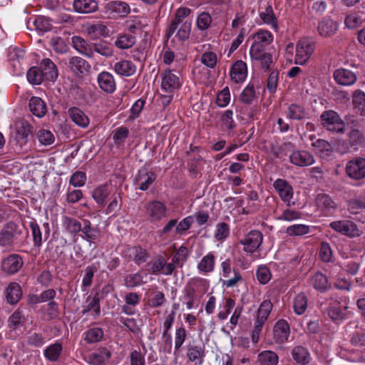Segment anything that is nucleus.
Instances as JSON below:
<instances>
[{
    "instance_id": "obj_37",
    "label": "nucleus",
    "mask_w": 365,
    "mask_h": 365,
    "mask_svg": "<svg viewBox=\"0 0 365 365\" xmlns=\"http://www.w3.org/2000/svg\"><path fill=\"white\" fill-rule=\"evenodd\" d=\"M129 257L133 259L138 265L145 262L148 258V253L146 250L140 247H133L128 249Z\"/></svg>"
},
{
    "instance_id": "obj_14",
    "label": "nucleus",
    "mask_w": 365,
    "mask_h": 365,
    "mask_svg": "<svg viewBox=\"0 0 365 365\" xmlns=\"http://www.w3.org/2000/svg\"><path fill=\"white\" fill-rule=\"evenodd\" d=\"M274 40L272 34L266 29H260L253 35V43L250 49L266 50Z\"/></svg>"
},
{
    "instance_id": "obj_16",
    "label": "nucleus",
    "mask_w": 365,
    "mask_h": 365,
    "mask_svg": "<svg viewBox=\"0 0 365 365\" xmlns=\"http://www.w3.org/2000/svg\"><path fill=\"white\" fill-rule=\"evenodd\" d=\"M250 56L252 61L257 62L265 71L270 69L274 64L272 55L265 50L250 49Z\"/></svg>"
},
{
    "instance_id": "obj_22",
    "label": "nucleus",
    "mask_w": 365,
    "mask_h": 365,
    "mask_svg": "<svg viewBox=\"0 0 365 365\" xmlns=\"http://www.w3.org/2000/svg\"><path fill=\"white\" fill-rule=\"evenodd\" d=\"M259 15L263 24L269 26L275 32L278 31L277 19L274 14L271 5L267 4L264 8L260 7L259 9Z\"/></svg>"
},
{
    "instance_id": "obj_29",
    "label": "nucleus",
    "mask_w": 365,
    "mask_h": 365,
    "mask_svg": "<svg viewBox=\"0 0 365 365\" xmlns=\"http://www.w3.org/2000/svg\"><path fill=\"white\" fill-rule=\"evenodd\" d=\"M68 113L72 121L78 126L82 128H86L88 126L90 123L88 117L78 108H71Z\"/></svg>"
},
{
    "instance_id": "obj_28",
    "label": "nucleus",
    "mask_w": 365,
    "mask_h": 365,
    "mask_svg": "<svg viewBox=\"0 0 365 365\" xmlns=\"http://www.w3.org/2000/svg\"><path fill=\"white\" fill-rule=\"evenodd\" d=\"M190 11L191 10L187 7H180L176 11L175 19L167 31L168 37H170L175 33L178 25L185 21L183 19L190 15Z\"/></svg>"
},
{
    "instance_id": "obj_48",
    "label": "nucleus",
    "mask_w": 365,
    "mask_h": 365,
    "mask_svg": "<svg viewBox=\"0 0 365 365\" xmlns=\"http://www.w3.org/2000/svg\"><path fill=\"white\" fill-rule=\"evenodd\" d=\"M91 310H93L96 316L100 315V300L98 294H96L94 297L88 296L87 297L86 305L82 311V313L86 314Z\"/></svg>"
},
{
    "instance_id": "obj_12",
    "label": "nucleus",
    "mask_w": 365,
    "mask_h": 365,
    "mask_svg": "<svg viewBox=\"0 0 365 365\" xmlns=\"http://www.w3.org/2000/svg\"><path fill=\"white\" fill-rule=\"evenodd\" d=\"M262 240L263 236L259 231L252 230L245 235L240 242L243 245L245 252L252 253L259 247Z\"/></svg>"
},
{
    "instance_id": "obj_27",
    "label": "nucleus",
    "mask_w": 365,
    "mask_h": 365,
    "mask_svg": "<svg viewBox=\"0 0 365 365\" xmlns=\"http://www.w3.org/2000/svg\"><path fill=\"white\" fill-rule=\"evenodd\" d=\"M38 68L41 72H42V74H43L44 79L53 81L57 78L58 70L56 65L51 59H43Z\"/></svg>"
},
{
    "instance_id": "obj_30",
    "label": "nucleus",
    "mask_w": 365,
    "mask_h": 365,
    "mask_svg": "<svg viewBox=\"0 0 365 365\" xmlns=\"http://www.w3.org/2000/svg\"><path fill=\"white\" fill-rule=\"evenodd\" d=\"M140 295L135 292L128 293L125 297V304L122 307V312L128 315L135 313V307L140 302Z\"/></svg>"
},
{
    "instance_id": "obj_47",
    "label": "nucleus",
    "mask_w": 365,
    "mask_h": 365,
    "mask_svg": "<svg viewBox=\"0 0 365 365\" xmlns=\"http://www.w3.org/2000/svg\"><path fill=\"white\" fill-rule=\"evenodd\" d=\"M306 111L304 108L298 104L292 103L287 109V116L292 120H302L306 117Z\"/></svg>"
},
{
    "instance_id": "obj_11",
    "label": "nucleus",
    "mask_w": 365,
    "mask_h": 365,
    "mask_svg": "<svg viewBox=\"0 0 365 365\" xmlns=\"http://www.w3.org/2000/svg\"><path fill=\"white\" fill-rule=\"evenodd\" d=\"M273 187L286 205L291 206V200L294 195L291 185L285 180L279 178L274 182Z\"/></svg>"
},
{
    "instance_id": "obj_64",
    "label": "nucleus",
    "mask_w": 365,
    "mask_h": 365,
    "mask_svg": "<svg viewBox=\"0 0 365 365\" xmlns=\"http://www.w3.org/2000/svg\"><path fill=\"white\" fill-rule=\"evenodd\" d=\"M255 98V91L253 85L248 84L242 91L240 99L245 104H251Z\"/></svg>"
},
{
    "instance_id": "obj_54",
    "label": "nucleus",
    "mask_w": 365,
    "mask_h": 365,
    "mask_svg": "<svg viewBox=\"0 0 365 365\" xmlns=\"http://www.w3.org/2000/svg\"><path fill=\"white\" fill-rule=\"evenodd\" d=\"M307 308V297L300 293L297 294L293 302V309L294 312L298 314H302Z\"/></svg>"
},
{
    "instance_id": "obj_6",
    "label": "nucleus",
    "mask_w": 365,
    "mask_h": 365,
    "mask_svg": "<svg viewBox=\"0 0 365 365\" xmlns=\"http://www.w3.org/2000/svg\"><path fill=\"white\" fill-rule=\"evenodd\" d=\"M186 357L188 362L202 365L205 357V346L200 343H189L186 349Z\"/></svg>"
},
{
    "instance_id": "obj_61",
    "label": "nucleus",
    "mask_w": 365,
    "mask_h": 365,
    "mask_svg": "<svg viewBox=\"0 0 365 365\" xmlns=\"http://www.w3.org/2000/svg\"><path fill=\"white\" fill-rule=\"evenodd\" d=\"M26 76L29 82L34 85L41 84L44 79L43 74L41 72L40 68L36 66L29 69Z\"/></svg>"
},
{
    "instance_id": "obj_45",
    "label": "nucleus",
    "mask_w": 365,
    "mask_h": 365,
    "mask_svg": "<svg viewBox=\"0 0 365 365\" xmlns=\"http://www.w3.org/2000/svg\"><path fill=\"white\" fill-rule=\"evenodd\" d=\"M215 267V256L212 252H209L204 256L197 264V269L204 273H208L213 271Z\"/></svg>"
},
{
    "instance_id": "obj_39",
    "label": "nucleus",
    "mask_w": 365,
    "mask_h": 365,
    "mask_svg": "<svg viewBox=\"0 0 365 365\" xmlns=\"http://www.w3.org/2000/svg\"><path fill=\"white\" fill-rule=\"evenodd\" d=\"M136 38L129 34H120L114 42V45L119 49L125 50L131 48L135 45Z\"/></svg>"
},
{
    "instance_id": "obj_10",
    "label": "nucleus",
    "mask_w": 365,
    "mask_h": 365,
    "mask_svg": "<svg viewBox=\"0 0 365 365\" xmlns=\"http://www.w3.org/2000/svg\"><path fill=\"white\" fill-rule=\"evenodd\" d=\"M106 13L110 18L124 17L130 12V6L123 1H113L108 2L106 6Z\"/></svg>"
},
{
    "instance_id": "obj_49",
    "label": "nucleus",
    "mask_w": 365,
    "mask_h": 365,
    "mask_svg": "<svg viewBox=\"0 0 365 365\" xmlns=\"http://www.w3.org/2000/svg\"><path fill=\"white\" fill-rule=\"evenodd\" d=\"M62 351V345L61 343H54L48 346L44 350L45 357L51 361H56L58 359Z\"/></svg>"
},
{
    "instance_id": "obj_50",
    "label": "nucleus",
    "mask_w": 365,
    "mask_h": 365,
    "mask_svg": "<svg viewBox=\"0 0 365 365\" xmlns=\"http://www.w3.org/2000/svg\"><path fill=\"white\" fill-rule=\"evenodd\" d=\"M91 48L93 53L96 52L106 58L110 57L113 54V48L106 41L95 43Z\"/></svg>"
},
{
    "instance_id": "obj_32",
    "label": "nucleus",
    "mask_w": 365,
    "mask_h": 365,
    "mask_svg": "<svg viewBox=\"0 0 365 365\" xmlns=\"http://www.w3.org/2000/svg\"><path fill=\"white\" fill-rule=\"evenodd\" d=\"M73 7L78 13L89 14L97 9L98 4L95 0H74Z\"/></svg>"
},
{
    "instance_id": "obj_3",
    "label": "nucleus",
    "mask_w": 365,
    "mask_h": 365,
    "mask_svg": "<svg viewBox=\"0 0 365 365\" xmlns=\"http://www.w3.org/2000/svg\"><path fill=\"white\" fill-rule=\"evenodd\" d=\"M21 234L17 224L14 222H8L4 225L0 230V246L7 247L11 245L15 239Z\"/></svg>"
},
{
    "instance_id": "obj_5",
    "label": "nucleus",
    "mask_w": 365,
    "mask_h": 365,
    "mask_svg": "<svg viewBox=\"0 0 365 365\" xmlns=\"http://www.w3.org/2000/svg\"><path fill=\"white\" fill-rule=\"evenodd\" d=\"M182 83L178 75L171 70H165L161 74V89L168 93H173L178 90Z\"/></svg>"
},
{
    "instance_id": "obj_20",
    "label": "nucleus",
    "mask_w": 365,
    "mask_h": 365,
    "mask_svg": "<svg viewBox=\"0 0 365 365\" xmlns=\"http://www.w3.org/2000/svg\"><path fill=\"white\" fill-rule=\"evenodd\" d=\"M99 88L106 93H113L116 89L114 76L108 71H102L97 76Z\"/></svg>"
},
{
    "instance_id": "obj_7",
    "label": "nucleus",
    "mask_w": 365,
    "mask_h": 365,
    "mask_svg": "<svg viewBox=\"0 0 365 365\" xmlns=\"http://www.w3.org/2000/svg\"><path fill=\"white\" fill-rule=\"evenodd\" d=\"M145 213L150 222H155L161 220L166 216L167 207L165 205L160 201H152L145 206Z\"/></svg>"
},
{
    "instance_id": "obj_43",
    "label": "nucleus",
    "mask_w": 365,
    "mask_h": 365,
    "mask_svg": "<svg viewBox=\"0 0 365 365\" xmlns=\"http://www.w3.org/2000/svg\"><path fill=\"white\" fill-rule=\"evenodd\" d=\"M302 215V214L299 211L292 209L290 206H287L280 214L277 215L276 219L281 221L292 222L300 219Z\"/></svg>"
},
{
    "instance_id": "obj_21",
    "label": "nucleus",
    "mask_w": 365,
    "mask_h": 365,
    "mask_svg": "<svg viewBox=\"0 0 365 365\" xmlns=\"http://www.w3.org/2000/svg\"><path fill=\"white\" fill-rule=\"evenodd\" d=\"M290 163L299 167H306L314 163V156L306 150H294L289 155Z\"/></svg>"
},
{
    "instance_id": "obj_56",
    "label": "nucleus",
    "mask_w": 365,
    "mask_h": 365,
    "mask_svg": "<svg viewBox=\"0 0 365 365\" xmlns=\"http://www.w3.org/2000/svg\"><path fill=\"white\" fill-rule=\"evenodd\" d=\"M191 26V21L186 20L183 23L180 24L178 29L175 31L176 32L175 36L180 41H185L187 39L190 34Z\"/></svg>"
},
{
    "instance_id": "obj_17",
    "label": "nucleus",
    "mask_w": 365,
    "mask_h": 365,
    "mask_svg": "<svg viewBox=\"0 0 365 365\" xmlns=\"http://www.w3.org/2000/svg\"><path fill=\"white\" fill-rule=\"evenodd\" d=\"M334 81L339 85L350 86L354 85L357 76L354 72L346 68L336 69L333 74Z\"/></svg>"
},
{
    "instance_id": "obj_51",
    "label": "nucleus",
    "mask_w": 365,
    "mask_h": 365,
    "mask_svg": "<svg viewBox=\"0 0 365 365\" xmlns=\"http://www.w3.org/2000/svg\"><path fill=\"white\" fill-rule=\"evenodd\" d=\"M310 232V227L304 224H294L287 227L286 233L291 237L305 235Z\"/></svg>"
},
{
    "instance_id": "obj_2",
    "label": "nucleus",
    "mask_w": 365,
    "mask_h": 365,
    "mask_svg": "<svg viewBox=\"0 0 365 365\" xmlns=\"http://www.w3.org/2000/svg\"><path fill=\"white\" fill-rule=\"evenodd\" d=\"M315 49V43L309 38L300 39L296 46L295 62L304 65L307 62Z\"/></svg>"
},
{
    "instance_id": "obj_38",
    "label": "nucleus",
    "mask_w": 365,
    "mask_h": 365,
    "mask_svg": "<svg viewBox=\"0 0 365 365\" xmlns=\"http://www.w3.org/2000/svg\"><path fill=\"white\" fill-rule=\"evenodd\" d=\"M293 359L298 364H308L311 359L310 354L307 349L302 346H297L292 351Z\"/></svg>"
},
{
    "instance_id": "obj_42",
    "label": "nucleus",
    "mask_w": 365,
    "mask_h": 365,
    "mask_svg": "<svg viewBox=\"0 0 365 365\" xmlns=\"http://www.w3.org/2000/svg\"><path fill=\"white\" fill-rule=\"evenodd\" d=\"M364 22L365 13L361 11L348 15L344 20L346 26L350 29H356Z\"/></svg>"
},
{
    "instance_id": "obj_36",
    "label": "nucleus",
    "mask_w": 365,
    "mask_h": 365,
    "mask_svg": "<svg viewBox=\"0 0 365 365\" xmlns=\"http://www.w3.org/2000/svg\"><path fill=\"white\" fill-rule=\"evenodd\" d=\"M68 67L73 73L78 75L87 71L90 66L85 59L78 56H73L69 59Z\"/></svg>"
},
{
    "instance_id": "obj_59",
    "label": "nucleus",
    "mask_w": 365,
    "mask_h": 365,
    "mask_svg": "<svg viewBox=\"0 0 365 365\" xmlns=\"http://www.w3.org/2000/svg\"><path fill=\"white\" fill-rule=\"evenodd\" d=\"M353 104L361 115H365V93L356 91L353 95Z\"/></svg>"
},
{
    "instance_id": "obj_9",
    "label": "nucleus",
    "mask_w": 365,
    "mask_h": 365,
    "mask_svg": "<svg viewBox=\"0 0 365 365\" xmlns=\"http://www.w3.org/2000/svg\"><path fill=\"white\" fill-rule=\"evenodd\" d=\"M347 175L354 180L365 178V158H356L349 160L346 165Z\"/></svg>"
},
{
    "instance_id": "obj_31",
    "label": "nucleus",
    "mask_w": 365,
    "mask_h": 365,
    "mask_svg": "<svg viewBox=\"0 0 365 365\" xmlns=\"http://www.w3.org/2000/svg\"><path fill=\"white\" fill-rule=\"evenodd\" d=\"M22 297L21 286L16 282L10 283L6 289V299L9 304H16Z\"/></svg>"
},
{
    "instance_id": "obj_40",
    "label": "nucleus",
    "mask_w": 365,
    "mask_h": 365,
    "mask_svg": "<svg viewBox=\"0 0 365 365\" xmlns=\"http://www.w3.org/2000/svg\"><path fill=\"white\" fill-rule=\"evenodd\" d=\"M257 362L259 365H277L279 357L274 351L266 350L258 354Z\"/></svg>"
},
{
    "instance_id": "obj_55",
    "label": "nucleus",
    "mask_w": 365,
    "mask_h": 365,
    "mask_svg": "<svg viewBox=\"0 0 365 365\" xmlns=\"http://www.w3.org/2000/svg\"><path fill=\"white\" fill-rule=\"evenodd\" d=\"M312 145L320 155H327L332 151L331 145L323 139H317L312 143Z\"/></svg>"
},
{
    "instance_id": "obj_23",
    "label": "nucleus",
    "mask_w": 365,
    "mask_h": 365,
    "mask_svg": "<svg viewBox=\"0 0 365 365\" xmlns=\"http://www.w3.org/2000/svg\"><path fill=\"white\" fill-rule=\"evenodd\" d=\"M230 76L235 83H243L247 76V64L242 61H236L231 67Z\"/></svg>"
},
{
    "instance_id": "obj_63",
    "label": "nucleus",
    "mask_w": 365,
    "mask_h": 365,
    "mask_svg": "<svg viewBox=\"0 0 365 365\" xmlns=\"http://www.w3.org/2000/svg\"><path fill=\"white\" fill-rule=\"evenodd\" d=\"M212 19L209 13L201 12L197 17L196 25L199 30L203 31L207 30L211 25Z\"/></svg>"
},
{
    "instance_id": "obj_18",
    "label": "nucleus",
    "mask_w": 365,
    "mask_h": 365,
    "mask_svg": "<svg viewBox=\"0 0 365 365\" xmlns=\"http://www.w3.org/2000/svg\"><path fill=\"white\" fill-rule=\"evenodd\" d=\"M290 334L289 325L284 319L278 320L273 328V337L276 343L282 344L288 340Z\"/></svg>"
},
{
    "instance_id": "obj_35",
    "label": "nucleus",
    "mask_w": 365,
    "mask_h": 365,
    "mask_svg": "<svg viewBox=\"0 0 365 365\" xmlns=\"http://www.w3.org/2000/svg\"><path fill=\"white\" fill-rule=\"evenodd\" d=\"M72 43L73 48L80 53L91 58L93 56V52L92 51V46H90L88 43L81 36H75L72 38Z\"/></svg>"
},
{
    "instance_id": "obj_57",
    "label": "nucleus",
    "mask_w": 365,
    "mask_h": 365,
    "mask_svg": "<svg viewBox=\"0 0 365 365\" xmlns=\"http://www.w3.org/2000/svg\"><path fill=\"white\" fill-rule=\"evenodd\" d=\"M200 62L209 68H214L217 63V54L211 51H205L200 56Z\"/></svg>"
},
{
    "instance_id": "obj_52",
    "label": "nucleus",
    "mask_w": 365,
    "mask_h": 365,
    "mask_svg": "<svg viewBox=\"0 0 365 365\" xmlns=\"http://www.w3.org/2000/svg\"><path fill=\"white\" fill-rule=\"evenodd\" d=\"M144 283L143 276L140 272L128 274L124 279V284L129 289L141 286Z\"/></svg>"
},
{
    "instance_id": "obj_60",
    "label": "nucleus",
    "mask_w": 365,
    "mask_h": 365,
    "mask_svg": "<svg viewBox=\"0 0 365 365\" xmlns=\"http://www.w3.org/2000/svg\"><path fill=\"white\" fill-rule=\"evenodd\" d=\"M346 307L339 304L330 306L328 309V314L334 321H340L346 317Z\"/></svg>"
},
{
    "instance_id": "obj_25",
    "label": "nucleus",
    "mask_w": 365,
    "mask_h": 365,
    "mask_svg": "<svg viewBox=\"0 0 365 365\" xmlns=\"http://www.w3.org/2000/svg\"><path fill=\"white\" fill-rule=\"evenodd\" d=\"M22 265V258L18 255H11L1 262L2 270L10 274L16 273Z\"/></svg>"
},
{
    "instance_id": "obj_8",
    "label": "nucleus",
    "mask_w": 365,
    "mask_h": 365,
    "mask_svg": "<svg viewBox=\"0 0 365 365\" xmlns=\"http://www.w3.org/2000/svg\"><path fill=\"white\" fill-rule=\"evenodd\" d=\"M330 227L336 232L349 237L360 235V232L354 222L347 220L334 221L330 223Z\"/></svg>"
},
{
    "instance_id": "obj_24",
    "label": "nucleus",
    "mask_w": 365,
    "mask_h": 365,
    "mask_svg": "<svg viewBox=\"0 0 365 365\" xmlns=\"http://www.w3.org/2000/svg\"><path fill=\"white\" fill-rule=\"evenodd\" d=\"M272 309V302L269 300H264L258 308L257 317L254 322V327L262 329Z\"/></svg>"
},
{
    "instance_id": "obj_13",
    "label": "nucleus",
    "mask_w": 365,
    "mask_h": 365,
    "mask_svg": "<svg viewBox=\"0 0 365 365\" xmlns=\"http://www.w3.org/2000/svg\"><path fill=\"white\" fill-rule=\"evenodd\" d=\"M112 352L106 347H100L91 353L86 361L89 365H107L111 358Z\"/></svg>"
},
{
    "instance_id": "obj_19",
    "label": "nucleus",
    "mask_w": 365,
    "mask_h": 365,
    "mask_svg": "<svg viewBox=\"0 0 365 365\" xmlns=\"http://www.w3.org/2000/svg\"><path fill=\"white\" fill-rule=\"evenodd\" d=\"M338 24L329 17H324L318 22L317 32L322 38H329L336 34Z\"/></svg>"
},
{
    "instance_id": "obj_4",
    "label": "nucleus",
    "mask_w": 365,
    "mask_h": 365,
    "mask_svg": "<svg viewBox=\"0 0 365 365\" xmlns=\"http://www.w3.org/2000/svg\"><path fill=\"white\" fill-rule=\"evenodd\" d=\"M321 121L323 127L331 132L339 133L344 130V123L335 111H324L321 115Z\"/></svg>"
},
{
    "instance_id": "obj_44",
    "label": "nucleus",
    "mask_w": 365,
    "mask_h": 365,
    "mask_svg": "<svg viewBox=\"0 0 365 365\" xmlns=\"http://www.w3.org/2000/svg\"><path fill=\"white\" fill-rule=\"evenodd\" d=\"M62 225L71 234H76L82 230L81 222L76 219L68 216L63 217Z\"/></svg>"
},
{
    "instance_id": "obj_46",
    "label": "nucleus",
    "mask_w": 365,
    "mask_h": 365,
    "mask_svg": "<svg viewBox=\"0 0 365 365\" xmlns=\"http://www.w3.org/2000/svg\"><path fill=\"white\" fill-rule=\"evenodd\" d=\"M310 282L311 284L314 287V289L320 292L325 291L329 286L328 279L327 276H325L321 272H317L315 274H314L311 278Z\"/></svg>"
},
{
    "instance_id": "obj_41",
    "label": "nucleus",
    "mask_w": 365,
    "mask_h": 365,
    "mask_svg": "<svg viewBox=\"0 0 365 365\" xmlns=\"http://www.w3.org/2000/svg\"><path fill=\"white\" fill-rule=\"evenodd\" d=\"M111 187L107 185H101L93 190L92 197L101 206L106 203V199L111 192Z\"/></svg>"
},
{
    "instance_id": "obj_1",
    "label": "nucleus",
    "mask_w": 365,
    "mask_h": 365,
    "mask_svg": "<svg viewBox=\"0 0 365 365\" xmlns=\"http://www.w3.org/2000/svg\"><path fill=\"white\" fill-rule=\"evenodd\" d=\"M209 283L207 279L200 277L190 279L183 289V300L187 309L194 307V303L198 296H203L207 291Z\"/></svg>"
},
{
    "instance_id": "obj_33",
    "label": "nucleus",
    "mask_w": 365,
    "mask_h": 365,
    "mask_svg": "<svg viewBox=\"0 0 365 365\" xmlns=\"http://www.w3.org/2000/svg\"><path fill=\"white\" fill-rule=\"evenodd\" d=\"M30 111L38 118L43 117L47 112L46 103L38 97H32L29 103Z\"/></svg>"
},
{
    "instance_id": "obj_15",
    "label": "nucleus",
    "mask_w": 365,
    "mask_h": 365,
    "mask_svg": "<svg viewBox=\"0 0 365 365\" xmlns=\"http://www.w3.org/2000/svg\"><path fill=\"white\" fill-rule=\"evenodd\" d=\"M156 175L153 172H149L146 168H141L135 176L134 184L136 189L147 190L155 181Z\"/></svg>"
},
{
    "instance_id": "obj_58",
    "label": "nucleus",
    "mask_w": 365,
    "mask_h": 365,
    "mask_svg": "<svg viewBox=\"0 0 365 365\" xmlns=\"http://www.w3.org/2000/svg\"><path fill=\"white\" fill-rule=\"evenodd\" d=\"M85 340L90 344L100 341L103 336V331L101 328L93 327L84 333Z\"/></svg>"
},
{
    "instance_id": "obj_34",
    "label": "nucleus",
    "mask_w": 365,
    "mask_h": 365,
    "mask_svg": "<svg viewBox=\"0 0 365 365\" xmlns=\"http://www.w3.org/2000/svg\"><path fill=\"white\" fill-rule=\"evenodd\" d=\"M87 33L93 38L108 37L110 31L108 27L101 22L89 24L86 27Z\"/></svg>"
},
{
    "instance_id": "obj_26",
    "label": "nucleus",
    "mask_w": 365,
    "mask_h": 365,
    "mask_svg": "<svg viewBox=\"0 0 365 365\" xmlns=\"http://www.w3.org/2000/svg\"><path fill=\"white\" fill-rule=\"evenodd\" d=\"M113 69L120 76L129 77L135 74L136 66L131 61L121 60L115 63Z\"/></svg>"
},
{
    "instance_id": "obj_53",
    "label": "nucleus",
    "mask_w": 365,
    "mask_h": 365,
    "mask_svg": "<svg viewBox=\"0 0 365 365\" xmlns=\"http://www.w3.org/2000/svg\"><path fill=\"white\" fill-rule=\"evenodd\" d=\"M81 232L83 234V238L89 242L90 245L95 243L98 237L97 232L91 228V222L88 220H83Z\"/></svg>"
},
{
    "instance_id": "obj_62",
    "label": "nucleus",
    "mask_w": 365,
    "mask_h": 365,
    "mask_svg": "<svg viewBox=\"0 0 365 365\" xmlns=\"http://www.w3.org/2000/svg\"><path fill=\"white\" fill-rule=\"evenodd\" d=\"M38 142L43 145H50L55 141V136L53 133L47 129H40L37 133Z\"/></svg>"
}]
</instances>
